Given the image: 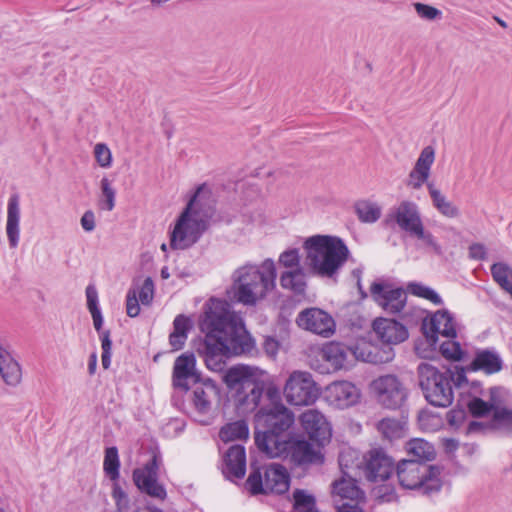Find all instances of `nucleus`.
I'll return each mask as SVG.
<instances>
[{"instance_id": "nucleus-19", "label": "nucleus", "mask_w": 512, "mask_h": 512, "mask_svg": "<svg viewBox=\"0 0 512 512\" xmlns=\"http://www.w3.org/2000/svg\"><path fill=\"white\" fill-rule=\"evenodd\" d=\"M300 421L309 437L323 444L331 437V426L326 417L316 409H309L302 413Z\"/></svg>"}, {"instance_id": "nucleus-18", "label": "nucleus", "mask_w": 512, "mask_h": 512, "mask_svg": "<svg viewBox=\"0 0 512 512\" xmlns=\"http://www.w3.org/2000/svg\"><path fill=\"white\" fill-rule=\"evenodd\" d=\"M189 381L194 384L200 381V374L196 369V358L193 353H183L174 362L172 383L175 388L187 391Z\"/></svg>"}, {"instance_id": "nucleus-17", "label": "nucleus", "mask_w": 512, "mask_h": 512, "mask_svg": "<svg viewBox=\"0 0 512 512\" xmlns=\"http://www.w3.org/2000/svg\"><path fill=\"white\" fill-rule=\"evenodd\" d=\"M435 149L432 146L424 147L413 168L408 174L406 185L412 190H419L423 185L430 183L431 168L435 161Z\"/></svg>"}, {"instance_id": "nucleus-62", "label": "nucleus", "mask_w": 512, "mask_h": 512, "mask_svg": "<svg viewBox=\"0 0 512 512\" xmlns=\"http://www.w3.org/2000/svg\"><path fill=\"white\" fill-rule=\"evenodd\" d=\"M353 276L357 279V286H358V289L362 295V297H366V293L363 292L362 290V285H361V274H362V270L361 269H355L353 270L352 272Z\"/></svg>"}, {"instance_id": "nucleus-55", "label": "nucleus", "mask_w": 512, "mask_h": 512, "mask_svg": "<svg viewBox=\"0 0 512 512\" xmlns=\"http://www.w3.org/2000/svg\"><path fill=\"white\" fill-rule=\"evenodd\" d=\"M87 307L89 312L100 310L98 307V293L94 286L86 288Z\"/></svg>"}, {"instance_id": "nucleus-35", "label": "nucleus", "mask_w": 512, "mask_h": 512, "mask_svg": "<svg viewBox=\"0 0 512 512\" xmlns=\"http://www.w3.org/2000/svg\"><path fill=\"white\" fill-rule=\"evenodd\" d=\"M406 451L412 457L411 460L419 462L431 461L435 457L433 445L421 438L412 439L407 442Z\"/></svg>"}, {"instance_id": "nucleus-47", "label": "nucleus", "mask_w": 512, "mask_h": 512, "mask_svg": "<svg viewBox=\"0 0 512 512\" xmlns=\"http://www.w3.org/2000/svg\"><path fill=\"white\" fill-rule=\"evenodd\" d=\"M94 157L97 164L104 169L110 168L112 165V153L109 147L104 143H97L94 146Z\"/></svg>"}, {"instance_id": "nucleus-45", "label": "nucleus", "mask_w": 512, "mask_h": 512, "mask_svg": "<svg viewBox=\"0 0 512 512\" xmlns=\"http://www.w3.org/2000/svg\"><path fill=\"white\" fill-rule=\"evenodd\" d=\"M408 291L418 297L424 298L435 305L442 304V299L436 291L422 283H409L407 286Z\"/></svg>"}, {"instance_id": "nucleus-15", "label": "nucleus", "mask_w": 512, "mask_h": 512, "mask_svg": "<svg viewBox=\"0 0 512 512\" xmlns=\"http://www.w3.org/2000/svg\"><path fill=\"white\" fill-rule=\"evenodd\" d=\"M360 397V389L354 383L346 380L334 381L324 390V398L328 404L339 409L357 404Z\"/></svg>"}, {"instance_id": "nucleus-57", "label": "nucleus", "mask_w": 512, "mask_h": 512, "mask_svg": "<svg viewBox=\"0 0 512 512\" xmlns=\"http://www.w3.org/2000/svg\"><path fill=\"white\" fill-rule=\"evenodd\" d=\"M263 348L265 353L269 356L274 358L279 350V343L276 339L272 337H266L263 343Z\"/></svg>"}, {"instance_id": "nucleus-5", "label": "nucleus", "mask_w": 512, "mask_h": 512, "mask_svg": "<svg viewBox=\"0 0 512 512\" xmlns=\"http://www.w3.org/2000/svg\"><path fill=\"white\" fill-rule=\"evenodd\" d=\"M265 375L263 369L243 364L227 370L223 380L235 392L234 402L238 414L246 415L257 409L264 391Z\"/></svg>"}, {"instance_id": "nucleus-34", "label": "nucleus", "mask_w": 512, "mask_h": 512, "mask_svg": "<svg viewBox=\"0 0 512 512\" xmlns=\"http://www.w3.org/2000/svg\"><path fill=\"white\" fill-rule=\"evenodd\" d=\"M192 327L193 321L190 317L183 314L175 317L173 331L169 335V343L173 350L177 351L183 348Z\"/></svg>"}, {"instance_id": "nucleus-10", "label": "nucleus", "mask_w": 512, "mask_h": 512, "mask_svg": "<svg viewBox=\"0 0 512 512\" xmlns=\"http://www.w3.org/2000/svg\"><path fill=\"white\" fill-rule=\"evenodd\" d=\"M332 498L337 512H363L360 503L364 493L351 477H341L332 483Z\"/></svg>"}, {"instance_id": "nucleus-7", "label": "nucleus", "mask_w": 512, "mask_h": 512, "mask_svg": "<svg viewBox=\"0 0 512 512\" xmlns=\"http://www.w3.org/2000/svg\"><path fill=\"white\" fill-rule=\"evenodd\" d=\"M440 468L429 466L417 460L404 459L397 465V477L400 485L406 489H417L430 495L439 492L442 487Z\"/></svg>"}, {"instance_id": "nucleus-16", "label": "nucleus", "mask_w": 512, "mask_h": 512, "mask_svg": "<svg viewBox=\"0 0 512 512\" xmlns=\"http://www.w3.org/2000/svg\"><path fill=\"white\" fill-rule=\"evenodd\" d=\"M296 323L300 328L324 337L332 335L335 328L333 318L319 308H307L301 311Z\"/></svg>"}, {"instance_id": "nucleus-32", "label": "nucleus", "mask_w": 512, "mask_h": 512, "mask_svg": "<svg viewBox=\"0 0 512 512\" xmlns=\"http://www.w3.org/2000/svg\"><path fill=\"white\" fill-rule=\"evenodd\" d=\"M282 289L295 295H304L307 289V273L304 268L296 270H283L279 277Z\"/></svg>"}, {"instance_id": "nucleus-52", "label": "nucleus", "mask_w": 512, "mask_h": 512, "mask_svg": "<svg viewBox=\"0 0 512 512\" xmlns=\"http://www.w3.org/2000/svg\"><path fill=\"white\" fill-rule=\"evenodd\" d=\"M140 300L137 297V291L135 288H131L126 297V312L130 317H136L140 313Z\"/></svg>"}, {"instance_id": "nucleus-38", "label": "nucleus", "mask_w": 512, "mask_h": 512, "mask_svg": "<svg viewBox=\"0 0 512 512\" xmlns=\"http://www.w3.org/2000/svg\"><path fill=\"white\" fill-rule=\"evenodd\" d=\"M379 432L387 439L401 438L405 432V422L394 418H384L377 424Z\"/></svg>"}, {"instance_id": "nucleus-9", "label": "nucleus", "mask_w": 512, "mask_h": 512, "mask_svg": "<svg viewBox=\"0 0 512 512\" xmlns=\"http://www.w3.org/2000/svg\"><path fill=\"white\" fill-rule=\"evenodd\" d=\"M283 394L290 405L309 406L319 398L320 388L311 373L295 370L287 378Z\"/></svg>"}, {"instance_id": "nucleus-23", "label": "nucleus", "mask_w": 512, "mask_h": 512, "mask_svg": "<svg viewBox=\"0 0 512 512\" xmlns=\"http://www.w3.org/2000/svg\"><path fill=\"white\" fill-rule=\"evenodd\" d=\"M354 358L372 364H383L392 361L395 353L392 347H379L369 342H359L353 348Z\"/></svg>"}, {"instance_id": "nucleus-4", "label": "nucleus", "mask_w": 512, "mask_h": 512, "mask_svg": "<svg viewBox=\"0 0 512 512\" xmlns=\"http://www.w3.org/2000/svg\"><path fill=\"white\" fill-rule=\"evenodd\" d=\"M257 418L266 427L265 431L255 434L257 447L270 458L283 457L291 438L288 430L294 423L293 413L284 405L276 404L268 410H261Z\"/></svg>"}, {"instance_id": "nucleus-2", "label": "nucleus", "mask_w": 512, "mask_h": 512, "mask_svg": "<svg viewBox=\"0 0 512 512\" xmlns=\"http://www.w3.org/2000/svg\"><path fill=\"white\" fill-rule=\"evenodd\" d=\"M275 262L267 258L261 264L246 263L233 273L234 298L244 305H255L276 287Z\"/></svg>"}, {"instance_id": "nucleus-50", "label": "nucleus", "mask_w": 512, "mask_h": 512, "mask_svg": "<svg viewBox=\"0 0 512 512\" xmlns=\"http://www.w3.org/2000/svg\"><path fill=\"white\" fill-rule=\"evenodd\" d=\"M137 297L143 305H149L154 298V282L150 277L144 279L140 287H134Z\"/></svg>"}, {"instance_id": "nucleus-14", "label": "nucleus", "mask_w": 512, "mask_h": 512, "mask_svg": "<svg viewBox=\"0 0 512 512\" xmlns=\"http://www.w3.org/2000/svg\"><path fill=\"white\" fill-rule=\"evenodd\" d=\"M220 389L210 379L199 381L193 385L189 401L199 415H210L219 402Z\"/></svg>"}, {"instance_id": "nucleus-21", "label": "nucleus", "mask_w": 512, "mask_h": 512, "mask_svg": "<svg viewBox=\"0 0 512 512\" xmlns=\"http://www.w3.org/2000/svg\"><path fill=\"white\" fill-rule=\"evenodd\" d=\"M423 329L426 337L433 343L436 342L438 334L447 338L456 337V324L453 316L447 310L435 312L428 321H424Z\"/></svg>"}, {"instance_id": "nucleus-56", "label": "nucleus", "mask_w": 512, "mask_h": 512, "mask_svg": "<svg viewBox=\"0 0 512 512\" xmlns=\"http://www.w3.org/2000/svg\"><path fill=\"white\" fill-rule=\"evenodd\" d=\"M443 373L449 375L451 386L453 383L457 387H462L467 382L465 371L463 369H456L455 372L446 371Z\"/></svg>"}, {"instance_id": "nucleus-37", "label": "nucleus", "mask_w": 512, "mask_h": 512, "mask_svg": "<svg viewBox=\"0 0 512 512\" xmlns=\"http://www.w3.org/2000/svg\"><path fill=\"white\" fill-rule=\"evenodd\" d=\"M409 235L418 240L421 248L436 254L442 253L441 245L438 243L435 236L425 228L423 223L410 232Z\"/></svg>"}, {"instance_id": "nucleus-28", "label": "nucleus", "mask_w": 512, "mask_h": 512, "mask_svg": "<svg viewBox=\"0 0 512 512\" xmlns=\"http://www.w3.org/2000/svg\"><path fill=\"white\" fill-rule=\"evenodd\" d=\"M265 493H285L289 489L290 476L285 467L271 464L265 469Z\"/></svg>"}, {"instance_id": "nucleus-61", "label": "nucleus", "mask_w": 512, "mask_h": 512, "mask_svg": "<svg viewBox=\"0 0 512 512\" xmlns=\"http://www.w3.org/2000/svg\"><path fill=\"white\" fill-rule=\"evenodd\" d=\"M90 313H91V316L93 319L94 328L96 329V331L99 332L103 325V317H102L101 311L100 310L92 311Z\"/></svg>"}, {"instance_id": "nucleus-29", "label": "nucleus", "mask_w": 512, "mask_h": 512, "mask_svg": "<svg viewBox=\"0 0 512 512\" xmlns=\"http://www.w3.org/2000/svg\"><path fill=\"white\" fill-rule=\"evenodd\" d=\"M427 191L433 208L448 219L458 218L461 214L459 207L434 183H427Z\"/></svg>"}, {"instance_id": "nucleus-63", "label": "nucleus", "mask_w": 512, "mask_h": 512, "mask_svg": "<svg viewBox=\"0 0 512 512\" xmlns=\"http://www.w3.org/2000/svg\"><path fill=\"white\" fill-rule=\"evenodd\" d=\"M96 363H97V356L96 354H92L90 356L89 364H88V370L90 374H93L96 369Z\"/></svg>"}, {"instance_id": "nucleus-41", "label": "nucleus", "mask_w": 512, "mask_h": 512, "mask_svg": "<svg viewBox=\"0 0 512 512\" xmlns=\"http://www.w3.org/2000/svg\"><path fill=\"white\" fill-rule=\"evenodd\" d=\"M356 213L362 222L373 223L381 216V207L371 201H360L356 204Z\"/></svg>"}, {"instance_id": "nucleus-11", "label": "nucleus", "mask_w": 512, "mask_h": 512, "mask_svg": "<svg viewBox=\"0 0 512 512\" xmlns=\"http://www.w3.org/2000/svg\"><path fill=\"white\" fill-rule=\"evenodd\" d=\"M372 387L380 403L389 409L400 408L407 399V390L394 375H384L373 381Z\"/></svg>"}, {"instance_id": "nucleus-22", "label": "nucleus", "mask_w": 512, "mask_h": 512, "mask_svg": "<svg viewBox=\"0 0 512 512\" xmlns=\"http://www.w3.org/2000/svg\"><path fill=\"white\" fill-rule=\"evenodd\" d=\"M373 331L385 346L397 345L408 338L407 328L398 321L378 318L373 322Z\"/></svg>"}, {"instance_id": "nucleus-24", "label": "nucleus", "mask_w": 512, "mask_h": 512, "mask_svg": "<svg viewBox=\"0 0 512 512\" xmlns=\"http://www.w3.org/2000/svg\"><path fill=\"white\" fill-rule=\"evenodd\" d=\"M393 472V461L382 450H372L366 459V476L370 481H384Z\"/></svg>"}, {"instance_id": "nucleus-25", "label": "nucleus", "mask_w": 512, "mask_h": 512, "mask_svg": "<svg viewBox=\"0 0 512 512\" xmlns=\"http://www.w3.org/2000/svg\"><path fill=\"white\" fill-rule=\"evenodd\" d=\"M283 456H290L291 461L297 465L322 462L319 449L306 440H294L290 438L288 450Z\"/></svg>"}, {"instance_id": "nucleus-59", "label": "nucleus", "mask_w": 512, "mask_h": 512, "mask_svg": "<svg viewBox=\"0 0 512 512\" xmlns=\"http://www.w3.org/2000/svg\"><path fill=\"white\" fill-rule=\"evenodd\" d=\"M469 254L474 259H484L486 256V249L482 244H473L469 248Z\"/></svg>"}, {"instance_id": "nucleus-49", "label": "nucleus", "mask_w": 512, "mask_h": 512, "mask_svg": "<svg viewBox=\"0 0 512 512\" xmlns=\"http://www.w3.org/2000/svg\"><path fill=\"white\" fill-rule=\"evenodd\" d=\"M413 7L417 15L424 20L434 21L440 19L442 16V12L439 9L428 4L415 2L413 3Z\"/></svg>"}, {"instance_id": "nucleus-53", "label": "nucleus", "mask_w": 512, "mask_h": 512, "mask_svg": "<svg viewBox=\"0 0 512 512\" xmlns=\"http://www.w3.org/2000/svg\"><path fill=\"white\" fill-rule=\"evenodd\" d=\"M495 422L499 425L512 429V410L507 408L495 409L493 413Z\"/></svg>"}, {"instance_id": "nucleus-39", "label": "nucleus", "mask_w": 512, "mask_h": 512, "mask_svg": "<svg viewBox=\"0 0 512 512\" xmlns=\"http://www.w3.org/2000/svg\"><path fill=\"white\" fill-rule=\"evenodd\" d=\"M494 281L512 297V269L505 263H495L491 266Z\"/></svg>"}, {"instance_id": "nucleus-51", "label": "nucleus", "mask_w": 512, "mask_h": 512, "mask_svg": "<svg viewBox=\"0 0 512 512\" xmlns=\"http://www.w3.org/2000/svg\"><path fill=\"white\" fill-rule=\"evenodd\" d=\"M246 485L252 494L265 493V478L262 479L259 471H254L249 475Z\"/></svg>"}, {"instance_id": "nucleus-1", "label": "nucleus", "mask_w": 512, "mask_h": 512, "mask_svg": "<svg viewBox=\"0 0 512 512\" xmlns=\"http://www.w3.org/2000/svg\"><path fill=\"white\" fill-rule=\"evenodd\" d=\"M199 327L205 334L202 354L211 371L223 370L228 356L250 352L254 346L241 316L225 300L211 298L205 303Z\"/></svg>"}, {"instance_id": "nucleus-36", "label": "nucleus", "mask_w": 512, "mask_h": 512, "mask_svg": "<svg viewBox=\"0 0 512 512\" xmlns=\"http://www.w3.org/2000/svg\"><path fill=\"white\" fill-rule=\"evenodd\" d=\"M100 195L98 198V208L102 211L110 212L114 209L116 204V189L113 186V181L107 176L100 180Z\"/></svg>"}, {"instance_id": "nucleus-44", "label": "nucleus", "mask_w": 512, "mask_h": 512, "mask_svg": "<svg viewBox=\"0 0 512 512\" xmlns=\"http://www.w3.org/2000/svg\"><path fill=\"white\" fill-rule=\"evenodd\" d=\"M294 508L298 512H318L315 506V498L305 490H295L293 493Z\"/></svg>"}, {"instance_id": "nucleus-30", "label": "nucleus", "mask_w": 512, "mask_h": 512, "mask_svg": "<svg viewBox=\"0 0 512 512\" xmlns=\"http://www.w3.org/2000/svg\"><path fill=\"white\" fill-rule=\"evenodd\" d=\"M225 467L223 473L228 478H243L246 472V454L241 445H232L224 456Z\"/></svg>"}, {"instance_id": "nucleus-40", "label": "nucleus", "mask_w": 512, "mask_h": 512, "mask_svg": "<svg viewBox=\"0 0 512 512\" xmlns=\"http://www.w3.org/2000/svg\"><path fill=\"white\" fill-rule=\"evenodd\" d=\"M249 435L248 426L244 421L229 423L221 428L219 437L224 442L247 439Z\"/></svg>"}, {"instance_id": "nucleus-58", "label": "nucleus", "mask_w": 512, "mask_h": 512, "mask_svg": "<svg viewBox=\"0 0 512 512\" xmlns=\"http://www.w3.org/2000/svg\"><path fill=\"white\" fill-rule=\"evenodd\" d=\"M465 412L461 409H453L447 413V419L451 426H456L463 421Z\"/></svg>"}, {"instance_id": "nucleus-60", "label": "nucleus", "mask_w": 512, "mask_h": 512, "mask_svg": "<svg viewBox=\"0 0 512 512\" xmlns=\"http://www.w3.org/2000/svg\"><path fill=\"white\" fill-rule=\"evenodd\" d=\"M101 347H102V353H111L112 349V341L110 339V332L109 331H103L101 333Z\"/></svg>"}, {"instance_id": "nucleus-26", "label": "nucleus", "mask_w": 512, "mask_h": 512, "mask_svg": "<svg viewBox=\"0 0 512 512\" xmlns=\"http://www.w3.org/2000/svg\"><path fill=\"white\" fill-rule=\"evenodd\" d=\"M319 355L333 370L347 368L351 359L354 357L353 349L337 342L325 344L321 348Z\"/></svg>"}, {"instance_id": "nucleus-43", "label": "nucleus", "mask_w": 512, "mask_h": 512, "mask_svg": "<svg viewBox=\"0 0 512 512\" xmlns=\"http://www.w3.org/2000/svg\"><path fill=\"white\" fill-rule=\"evenodd\" d=\"M278 264L283 270H296L304 268L301 265V255L296 248L283 251L278 257Z\"/></svg>"}, {"instance_id": "nucleus-33", "label": "nucleus", "mask_w": 512, "mask_h": 512, "mask_svg": "<svg viewBox=\"0 0 512 512\" xmlns=\"http://www.w3.org/2000/svg\"><path fill=\"white\" fill-rule=\"evenodd\" d=\"M502 366L499 354L490 350L479 351L471 363L472 370H481L488 375L499 372Z\"/></svg>"}, {"instance_id": "nucleus-27", "label": "nucleus", "mask_w": 512, "mask_h": 512, "mask_svg": "<svg viewBox=\"0 0 512 512\" xmlns=\"http://www.w3.org/2000/svg\"><path fill=\"white\" fill-rule=\"evenodd\" d=\"M20 198L18 194L10 196L7 203L6 234L11 248H16L20 239Z\"/></svg>"}, {"instance_id": "nucleus-20", "label": "nucleus", "mask_w": 512, "mask_h": 512, "mask_svg": "<svg viewBox=\"0 0 512 512\" xmlns=\"http://www.w3.org/2000/svg\"><path fill=\"white\" fill-rule=\"evenodd\" d=\"M389 218L408 234L423 223L418 205L410 200L401 201L391 210Z\"/></svg>"}, {"instance_id": "nucleus-42", "label": "nucleus", "mask_w": 512, "mask_h": 512, "mask_svg": "<svg viewBox=\"0 0 512 512\" xmlns=\"http://www.w3.org/2000/svg\"><path fill=\"white\" fill-rule=\"evenodd\" d=\"M120 461L116 447H109L105 450L103 469L111 480H117L119 477Z\"/></svg>"}, {"instance_id": "nucleus-12", "label": "nucleus", "mask_w": 512, "mask_h": 512, "mask_svg": "<svg viewBox=\"0 0 512 512\" xmlns=\"http://www.w3.org/2000/svg\"><path fill=\"white\" fill-rule=\"evenodd\" d=\"M160 456L154 454L152 459L142 468L133 471V481L139 490L151 497L164 500L166 498L165 488L157 482Z\"/></svg>"}, {"instance_id": "nucleus-6", "label": "nucleus", "mask_w": 512, "mask_h": 512, "mask_svg": "<svg viewBox=\"0 0 512 512\" xmlns=\"http://www.w3.org/2000/svg\"><path fill=\"white\" fill-rule=\"evenodd\" d=\"M201 193L202 188L199 187L176 220L170 233V247L174 250H184L193 246L208 228L212 210L203 207Z\"/></svg>"}, {"instance_id": "nucleus-48", "label": "nucleus", "mask_w": 512, "mask_h": 512, "mask_svg": "<svg viewBox=\"0 0 512 512\" xmlns=\"http://www.w3.org/2000/svg\"><path fill=\"white\" fill-rule=\"evenodd\" d=\"M441 354L451 360L458 361L462 358L463 351L458 342L448 339L440 345Z\"/></svg>"}, {"instance_id": "nucleus-8", "label": "nucleus", "mask_w": 512, "mask_h": 512, "mask_svg": "<svg viewBox=\"0 0 512 512\" xmlns=\"http://www.w3.org/2000/svg\"><path fill=\"white\" fill-rule=\"evenodd\" d=\"M419 384L426 400L437 407H448L453 402L454 394L448 374L439 372L428 363L418 366Z\"/></svg>"}, {"instance_id": "nucleus-46", "label": "nucleus", "mask_w": 512, "mask_h": 512, "mask_svg": "<svg viewBox=\"0 0 512 512\" xmlns=\"http://www.w3.org/2000/svg\"><path fill=\"white\" fill-rule=\"evenodd\" d=\"M466 406L474 417H484L494 409L492 404L483 401L479 397H472L469 399L466 402Z\"/></svg>"}, {"instance_id": "nucleus-3", "label": "nucleus", "mask_w": 512, "mask_h": 512, "mask_svg": "<svg viewBox=\"0 0 512 512\" xmlns=\"http://www.w3.org/2000/svg\"><path fill=\"white\" fill-rule=\"evenodd\" d=\"M305 261L310 270L326 278H334L349 256L348 247L338 237L314 235L303 243Z\"/></svg>"}, {"instance_id": "nucleus-54", "label": "nucleus", "mask_w": 512, "mask_h": 512, "mask_svg": "<svg viewBox=\"0 0 512 512\" xmlns=\"http://www.w3.org/2000/svg\"><path fill=\"white\" fill-rule=\"evenodd\" d=\"M80 224L84 231H94L96 227V218L94 212L92 210L85 211L80 219Z\"/></svg>"}, {"instance_id": "nucleus-31", "label": "nucleus", "mask_w": 512, "mask_h": 512, "mask_svg": "<svg viewBox=\"0 0 512 512\" xmlns=\"http://www.w3.org/2000/svg\"><path fill=\"white\" fill-rule=\"evenodd\" d=\"M0 375L9 386H17L22 379V371L19 363L11 353L0 345Z\"/></svg>"}, {"instance_id": "nucleus-13", "label": "nucleus", "mask_w": 512, "mask_h": 512, "mask_svg": "<svg viewBox=\"0 0 512 512\" xmlns=\"http://www.w3.org/2000/svg\"><path fill=\"white\" fill-rule=\"evenodd\" d=\"M373 300L389 314L401 312L407 301V294L402 288H393L386 283H373L370 288Z\"/></svg>"}, {"instance_id": "nucleus-64", "label": "nucleus", "mask_w": 512, "mask_h": 512, "mask_svg": "<svg viewBox=\"0 0 512 512\" xmlns=\"http://www.w3.org/2000/svg\"><path fill=\"white\" fill-rule=\"evenodd\" d=\"M113 497L117 501H120L122 498H125L126 495H125L124 491L120 487L115 486L114 489H113Z\"/></svg>"}]
</instances>
